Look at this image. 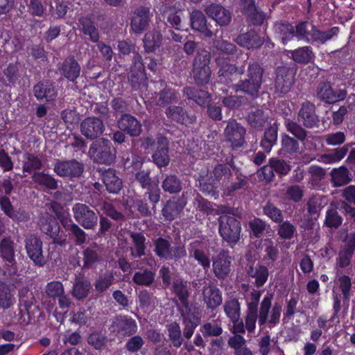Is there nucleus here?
Here are the masks:
<instances>
[{
	"label": "nucleus",
	"instance_id": "20",
	"mask_svg": "<svg viewBox=\"0 0 355 355\" xmlns=\"http://www.w3.org/2000/svg\"><path fill=\"white\" fill-rule=\"evenodd\" d=\"M206 14L213 19L218 25H227L232 19L230 12L222 6L211 3L205 8Z\"/></svg>",
	"mask_w": 355,
	"mask_h": 355
},
{
	"label": "nucleus",
	"instance_id": "8",
	"mask_svg": "<svg viewBox=\"0 0 355 355\" xmlns=\"http://www.w3.org/2000/svg\"><path fill=\"white\" fill-rule=\"evenodd\" d=\"M152 13L148 7L140 6L133 12L130 19V29L137 34L141 35L148 28Z\"/></svg>",
	"mask_w": 355,
	"mask_h": 355
},
{
	"label": "nucleus",
	"instance_id": "63",
	"mask_svg": "<svg viewBox=\"0 0 355 355\" xmlns=\"http://www.w3.org/2000/svg\"><path fill=\"white\" fill-rule=\"evenodd\" d=\"M327 204V199L324 196H316L308 202V211L311 214H318L320 210Z\"/></svg>",
	"mask_w": 355,
	"mask_h": 355
},
{
	"label": "nucleus",
	"instance_id": "51",
	"mask_svg": "<svg viewBox=\"0 0 355 355\" xmlns=\"http://www.w3.org/2000/svg\"><path fill=\"white\" fill-rule=\"evenodd\" d=\"M168 338L173 347L178 348L183 343V337L180 325L176 322H172L167 326Z\"/></svg>",
	"mask_w": 355,
	"mask_h": 355
},
{
	"label": "nucleus",
	"instance_id": "11",
	"mask_svg": "<svg viewBox=\"0 0 355 355\" xmlns=\"http://www.w3.org/2000/svg\"><path fill=\"white\" fill-rule=\"evenodd\" d=\"M294 83V73L285 67H278L275 82V92L281 94L288 92Z\"/></svg>",
	"mask_w": 355,
	"mask_h": 355
},
{
	"label": "nucleus",
	"instance_id": "58",
	"mask_svg": "<svg viewBox=\"0 0 355 355\" xmlns=\"http://www.w3.org/2000/svg\"><path fill=\"white\" fill-rule=\"evenodd\" d=\"M193 76L197 84L205 85L209 82L210 78V67H193Z\"/></svg>",
	"mask_w": 355,
	"mask_h": 355
},
{
	"label": "nucleus",
	"instance_id": "10",
	"mask_svg": "<svg viewBox=\"0 0 355 355\" xmlns=\"http://www.w3.org/2000/svg\"><path fill=\"white\" fill-rule=\"evenodd\" d=\"M232 257L228 251L221 250L212 259L213 272L218 278L225 279L231 271Z\"/></svg>",
	"mask_w": 355,
	"mask_h": 355
},
{
	"label": "nucleus",
	"instance_id": "41",
	"mask_svg": "<svg viewBox=\"0 0 355 355\" xmlns=\"http://www.w3.org/2000/svg\"><path fill=\"white\" fill-rule=\"evenodd\" d=\"M41 230L46 234L54 238L59 232L60 227L56 220L51 216H47L40 220Z\"/></svg>",
	"mask_w": 355,
	"mask_h": 355
},
{
	"label": "nucleus",
	"instance_id": "50",
	"mask_svg": "<svg viewBox=\"0 0 355 355\" xmlns=\"http://www.w3.org/2000/svg\"><path fill=\"white\" fill-rule=\"evenodd\" d=\"M107 337L101 331H94L87 338V343L96 350H103L106 348L108 343Z\"/></svg>",
	"mask_w": 355,
	"mask_h": 355
},
{
	"label": "nucleus",
	"instance_id": "33",
	"mask_svg": "<svg viewBox=\"0 0 355 355\" xmlns=\"http://www.w3.org/2000/svg\"><path fill=\"white\" fill-rule=\"evenodd\" d=\"M15 243L10 238H4L0 243V251L2 259L7 265L14 266L15 264Z\"/></svg>",
	"mask_w": 355,
	"mask_h": 355
},
{
	"label": "nucleus",
	"instance_id": "52",
	"mask_svg": "<svg viewBox=\"0 0 355 355\" xmlns=\"http://www.w3.org/2000/svg\"><path fill=\"white\" fill-rule=\"evenodd\" d=\"M14 303V297L9 286L4 282H0V308L6 309Z\"/></svg>",
	"mask_w": 355,
	"mask_h": 355
},
{
	"label": "nucleus",
	"instance_id": "45",
	"mask_svg": "<svg viewBox=\"0 0 355 355\" xmlns=\"http://www.w3.org/2000/svg\"><path fill=\"white\" fill-rule=\"evenodd\" d=\"M293 60L298 63H308L313 57V53L310 46H303L290 51Z\"/></svg>",
	"mask_w": 355,
	"mask_h": 355
},
{
	"label": "nucleus",
	"instance_id": "57",
	"mask_svg": "<svg viewBox=\"0 0 355 355\" xmlns=\"http://www.w3.org/2000/svg\"><path fill=\"white\" fill-rule=\"evenodd\" d=\"M154 245L156 255L167 259L171 247L170 243L163 238H158L155 241Z\"/></svg>",
	"mask_w": 355,
	"mask_h": 355
},
{
	"label": "nucleus",
	"instance_id": "22",
	"mask_svg": "<svg viewBox=\"0 0 355 355\" xmlns=\"http://www.w3.org/2000/svg\"><path fill=\"white\" fill-rule=\"evenodd\" d=\"M168 141L164 137H159L156 144V150L153 155L155 163L159 167H163L169 163Z\"/></svg>",
	"mask_w": 355,
	"mask_h": 355
},
{
	"label": "nucleus",
	"instance_id": "15",
	"mask_svg": "<svg viewBox=\"0 0 355 355\" xmlns=\"http://www.w3.org/2000/svg\"><path fill=\"white\" fill-rule=\"evenodd\" d=\"M54 172L61 177H76L83 171V166L76 160L58 162L53 168Z\"/></svg>",
	"mask_w": 355,
	"mask_h": 355
},
{
	"label": "nucleus",
	"instance_id": "26",
	"mask_svg": "<svg viewBox=\"0 0 355 355\" xmlns=\"http://www.w3.org/2000/svg\"><path fill=\"white\" fill-rule=\"evenodd\" d=\"M320 98L328 103H334L343 100L346 96V92L343 89L333 90L329 84L321 85L318 93Z\"/></svg>",
	"mask_w": 355,
	"mask_h": 355
},
{
	"label": "nucleus",
	"instance_id": "6",
	"mask_svg": "<svg viewBox=\"0 0 355 355\" xmlns=\"http://www.w3.org/2000/svg\"><path fill=\"white\" fill-rule=\"evenodd\" d=\"M188 250L189 257L193 258L204 270H207L210 268V253L205 242L194 240L189 243Z\"/></svg>",
	"mask_w": 355,
	"mask_h": 355
},
{
	"label": "nucleus",
	"instance_id": "4",
	"mask_svg": "<svg viewBox=\"0 0 355 355\" xmlns=\"http://www.w3.org/2000/svg\"><path fill=\"white\" fill-rule=\"evenodd\" d=\"M241 227L234 217L223 215L219 218V233L229 243H236L240 238Z\"/></svg>",
	"mask_w": 355,
	"mask_h": 355
},
{
	"label": "nucleus",
	"instance_id": "17",
	"mask_svg": "<svg viewBox=\"0 0 355 355\" xmlns=\"http://www.w3.org/2000/svg\"><path fill=\"white\" fill-rule=\"evenodd\" d=\"M355 250V233L347 235L345 244L342 247L337 259V264L340 268L349 265L354 252Z\"/></svg>",
	"mask_w": 355,
	"mask_h": 355
},
{
	"label": "nucleus",
	"instance_id": "40",
	"mask_svg": "<svg viewBox=\"0 0 355 355\" xmlns=\"http://www.w3.org/2000/svg\"><path fill=\"white\" fill-rule=\"evenodd\" d=\"M42 162L41 159L31 153H25L23 155L22 171L28 173L34 171L40 170L42 167Z\"/></svg>",
	"mask_w": 355,
	"mask_h": 355
},
{
	"label": "nucleus",
	"instance_id": "54",
	"mask_svg": "<svg viewBox=\"0 0 355 355\" xmlns=\"http://www.w3.org/2000/svg\"><path fill=\"white\" fill-rule=\"evenodd\" d=\"M162 188L166 192L176 193L181 191L182 183L175 175H171L166 176L162 182Z\"/></svg>",
	"mask_w": 355,
	"mask_h": 355
},
{
	"label": "nucleus",
	"instance_id": "44",
	"mask_svg": "<svg viewBox=\"0 0 355 355\" xmlns=\"http://www.w3.org/2000/svg\"><path fill=\"white\" fill-rule=\"evenodd\" d=\"M184 94L189 98L193 100L197 104L200 105H205L207 99L209 98V94L207 92L204 90H197L192 87H185L183 90Z\"/></svg>",
	"mask_w": 355,
	"mask_h": 355
},
{
	"label": "nucleus",
	"instance_id": "46",
	"mask_svg": "<svg viewBox=\"0 0 355 355\" xmlns=\"http://www.w3.org/2000/svg\"><path fill=\"white\" fill-rule=\"evenodd\" d=\"M155 277V272L146 269L135 272L132 281L137 285L148 286L153 283Z\"/></svg>",
	"mask_w": 355,
	"mask_h": 355
},
{
	"label": "nucleus",
	"instance_id": "21",
	"mask_svg": "<svg viewBox=\"0 0 355 355\" xmlns=\"http://www.w3.org/2000/svg\"><path fill=\"white\" fill-rule=\"evenodd\" d=\"M118 126L131 137H137L141 132L140 122L130 114H123L118 121Z\"/></svg>",
	"mask_w": 355,
	"mask_h": 355
},
{
	"label": "nucleus",
	"instance_id": "34",
	"mask_svg": "<svg viewBox=\"0 0 355 355\" xmlns=\"http://www.w3.org/2000/svg\"><path fill=\"white\" fill-rule=\"evenodd\" d=\"M338 32L339 28L336 26L326 31H321L314 25L313 26H311L309 42L324 44L327 40H329L333 37L337 35Z\"/></svg>",
	"mask_w": 355,
	"mask_h": 355
},
{
	"label": "nucleus",
	"instance_id": "29",
	"mask_svg": "<svg viewBox=\"0 0 355 355\" xmlns=\"http://www.w3.org/2000/svg\"><path fill=\"white\" fill-rule=\"evenodd\" d=\"M236 42L242 47L253 49L260 47L263 44V40L254 32H248L239 35Z\"/></svg>",
	"mask_w": 355,
	"mask_h": 355
},
{
	"label": "nucleus",
	"instance_id": "24",
	"mask_svg": "<svg viewBox=\"0 0 355 355\" xmlns=\"http://www.w3.org/2000/svg\"><path fill=\"white\" fill-rule=\"evenodd\" d=\"M101 176L103 184L109 193H118L121 190L123 182L116 175L114 169L108 168L102 173Z\"/></svg>",
	"mask_w": 355,
	"mask_h": 355
},
{
	"label": "nucleus",
	"instance_id": "60",
	"mask_svg": "<svg viewBox=\"0 0 355 355\" xmlns=\"http://www.w3.org/2000/svg\"><path fill=\"white\" fill-rule=\"evenodd\" d=\"M297 230L295 225L286 220L279 225L278 235L284 239H291L296 234Z\"/></svg>",
	"mask_w": 355,
	"mask_h": 355
},
{
	"label": "nucleus",
	"instance_id": "32",
	"mask_svg": "<svg viewBox=\"0 0 355 355\" xmlns=\"http://www.w3.org/2000/svg\"><path fill=\"white\" fill-rule=\"evenodd\" d=\"M78 26L83 33L89 36L92 42H98L99 40V33L94 21L89 17H81L78 19Z\"/></svg>",
	"mask_w": 355,
	"mask_h": 355
},
{
	"label": "nucleus",
	"instance_id": "2",
	"mask_svg": "<svg viewBox=\"0 0 355 355\" xmlns=\"http://www.w3.org/2000/svg\"><path fill=\"white\" fill-rule=\"evenodd\" d=\"M263 70L257 63H250L248 68V78L233 85L236 92H243L252 96L258 94L262 82Z\"/></svg>",
	"mask_w": 355,
	"mask_h": 355
},
{
	"label": "nucleus",
	"instance_id": "13",
	"mask_svg": "<svg viewBox=\"0 0 355 355\" xmlns=\"http://www.w3.org/2000/svg\"><path fill=\"white\" fill-rule=\"evenodd\" d=\"M245 128L235 120H230L225 129L227 140L233 148L241 147L244 142Z\"/></svg>",
	"mask_w": 355,
	"mask_h": 355
},
{
	"label": "nucleus",
	"instance_id": "23",
	"mask_svg": "<svg viewBox=\"0 0 355 355\" xmlns=\"http://www.w3.org/2000/svg\"><path fill=\"white\" fill-rule=\"evenodd\" d=\"M190 22L193 30L198 31L205 37H212V31L207 26L206 18L201 11L193 10L190 14Z\"/></svg>",
	"mask_w": 355,
	"mask_h": 355
},
{
	"label": "nucleus",
	"instance_id": "36",
	"mask_svg": "<svg viewBox=\"0 0 355 355\" xmlns=\"http://www.w3.org/2000/svg\"><path fill=\"white\" fill-rule=\"evenodd\" d=\"M33 182L38 186L50 190L58 187L57 180L51 175L44 172H35L32 175Z\"/></svg>",
	"mask_w": 355,
	"mask_h": 355
},
{
	"label": "nucleus",
	"instance_id": "49",
	"mask_svg": "<svg viewBox=\"0 0 355 355\" xmlns=\"http://www.w3.org/2000/svg\"><path fill=\"white\" fill-rule=\"evenodd\" d=\"M144 67L142 62L141 56L139 53H135L133 58V63L130 68L129 78L134 82V78L137 80L142 79L144 76Z\"/></svg>",
	"mask_w": 355,
	"mask_h": 355
},
{
	"label": "nucleus",
	"instance_id": "12",
	"mask_svg": "<svg viewBox=\"0 0 355 355\" xmlns=\"http://www.w3.org/2000/svg\"><path fill=\"white\" fill-rule=\"evenodd\" d=\"M104 128L103 121L98 117H87L80 123L82 135L89 139H94L100 137Z\"/></svg>",
	"mask_w": 355,
	"mask_h": 355
},
{
	"label": "nucleus",
	"instance_id": "18",
	"mask_svg": "<svg viewBox=\"0 0 355 355\" xmlns=\"http://www.w3.org/2000/svg\"><path fill=\"white\" fill-rule=\"evenodd\" d=\"M297 120L306 128H313L319 122L315 114V105L309 101L302 103L298 112Z\"/></svg>",
	"mask_w": 355,
	"mask_h": 355
},
{
	"label": "nucleus",
	"instance_id": "61",
	"mask_svg": "<svg viewBox=\"0 0 355 355\" xmlns=\"http://www.w3.org/2000/svg\"><path fill=\"white\" fill-rule=\"evenodd\" d=\"M268 116L264 114L261 110H257L249 114L248 122L254 128H261L265 124Z\"/></svg>",
	"mask_w": 355,
	"mask_h": 355
},
{
	"label": "nucleus",
	"instance_id": "38",
	"mask_svg": "<svg viewBox=\"0 0 355 355\" xmlns=\"http://www.w3.org/2000/svg\"><path fill=\"white\" fill-rule=\"evenodd\" d=\"M247 272L254 279L257 287L262 286L268 280L269 275L268 268L262 265H257L255 267L249 266Z\"/></svg>",
	"mask_w": 355,
	"mask_h": 355
},
{
	"label": "nucleus",
	"instance_id": "59",
	"mask_svg": "<svg viewBox=\"0 0 355 355\" xmlns=\"http://www.w3.org/2000/svg\"><path fill=\"white\" fill-rule=\"evenodd\" d=\"M343 218L336 209H329L326 212L324 224L331 228H338L342 223Z\"/></svg>",
	"mask_w": 355,
	"mask_h": 355
},
{
	"label": "nucleus",
	"instance_id": "53",
	"mask_svg": "<svg viewBox=\"0 0 355 355\" xmlns=\"http://www.w3.org/2000/svg\"><path fill=\"white\" fill-rule=\"evenodd\" d=\"M224 311L227 316L232 320L235 321L240 317V304L236 299H232L227 301L224 306Z\"/></svg>",
	"mask_w": 355,
	"mask_h": 355
},
{
	"label": "nucleus",
	"instance_id": "62",
	"mask_svg": "<svg viewBox=\"0 0 355 355\" xmlns=\"http://www.w3.org/2000/svg\"><path fill=\"white\" fill-rule=\"evenodd\" d=\"M114 282V275L111 272H106L101 275L95 283V288L98 292H103L107 290Z\"/></svg>",
	"mask_w": 355,
	"mask_h": 355
},
{
	"label": "nucleus",
	"instance_id": "14",
	"mask_svg": "<svg viewBox=\"0 0 355 355\" xmlns=\"http://www.w3.org/2000/svg\"><path fill=\"white\" fill-rule=\"evenodd\" d=\"M137 331V324L135 320L125 315L117 316L111 326V331L122 336H130Z\"/></svg>",
	"mask_w": 355,
	"mask_h": 355
},
{
	"label": "nucleus",
	"instance_id": "27",
	"mask_svg": "<svg viewBox=\"0 0 355 355\" xmlns=\"http://www.w3.org/2000/svg\"><path fill=\"white\" fill-rule=\"evenodd\" d=\"M60 70L67 79L73 82L80 73V66L73 57H68L63 62Z\"/></svg>",
	"mask_w": 355,
	"mask_h": 355
},
{
	"label": "nucleus",
	"instance_id": "39",
	"mask_svg": "<svg viewBox=\"0 0 355 355\" xmlns=\"http://www.w3.org/2000/svg\"><path fill=\"white\" fill-rule=\"evenodd\" d=\"M162 36L159 31L154 29L146 33L144 46L146 52H153L162 44Z\"/></svg>",
	"mask_w": 355,
	"mask_h": 355
},
{
	"label": "nucleus",
	"instance_id": "56",
	"mask_svg": "<svg viewBox=\"0 0 355 355\" xmlns=\"http://www.w3.org/2000/svg\"><path fill=\"white\" fill-rule=\"evenodd\" d=\"M314 24L308 21H301L298 23L294 29V37H296L298 40H305L309 42L311 36V26Z\"/></svg>",
	"mask_w": 355,
	"mask_h": 355
},
{
	"label": "nucleus",
	"instance_id": "55",
	"mask_svg": "<svg viewBox=\"0 0 355 355\" xmlns=\"http://www.w3.org/2000/svg\"><path fill=\"white\" fill-rule=\"evenodd\" d=\"M277 138V129L275 127L268 128L264 134L261 146L266 152H270Z\"/></svg>",
	"mask_w": 355,
	"mask_h": 355
},
{
	"label": "nucleus",
	"instance_id": "47",
	"mask_svg": "<svg viewBox=\"0 0 355 355\" xmlns=\"http://www.w3.org/2000/svg\"><path fill=\"white\" fill-rule=\"evenodd\" d=\"M331 180L335 187H341L350 181L349 171L347 168L341 166L331 171Z\"/></svg>",
	"mask_w": 355,
	"mask_h": 355
},
{
	"label": "nucleus",
	"instance_id": "35",
	"mask_svg": "<svg viewBox=\"0 0 355 355\" xmlns=\"http://www.w3.org/2000/svg\"><path fill=\"white\" fill-rule=\"evenodd\" d=\"M166 114L171 119L185 125L192 123L195 120L193 116H189L181 107L178 106L168 107Z\"/></svg>",
	"mask_w": 355,
	"mask_h": 355
},
{
	"label": "nucleus",
	"instance_id": "42",
	"mask_svg": "<svg viewBox=\"0 0 355 355\" xmlns=\"http://www.w3.org/2000/svg\"><path fill=\"white\" fill-rule=\"evenodd\" d=\"M183 206L178 200L171 199L164 206L162 210V215L166 220H172L178 216Z\"/></svg>",
	"mask_w": 355,
	"mask_h": 355
},
{
	"label": "nucleus",
	"instance_id": "5",
	"mask_svg": "<svg viewBox=\"0 0 355 355\" xmlns=\"http://www.w3.org/2000/svg\"><path fill=\"white\" fill-rule=\"evenodd\" d=\"M76 220L85 229H94L97 225L98 216L87 205L76 203L72 208Z\"/></svg>",
	"mask_w": 355,
	"mask_h": 355
},
{
	"label": "nucleus",
	"instance_id": "43",
	"mask_svg": "<svg viewBox=\"0 0 355 355\" xmlns=\"http://www.w3.org/2000/svg\"><path fill=\"white\" fill-rule=\"evenodd\" d=\"M348 152L347 146L336 148L329 153L320 156L319 161L324 164L336 163L343 159Z\"/></svg>",
	"mask_w": 355,
	"mask_h": 355
},
{
	"label": "nucleus",
	"instance_id": "19",
	"mask_svg": "<svg viewBox=\"0 0 355 355\" xmlns=\"http://www.w3.org/2000/svg\"><path fill=\"white\" fill-rule=\"evenodd\" d=\"M212 175L213 176L209 184H207L205 183L203 184L202 182V180L200 181V189L202 192L210 193L211 191H212L211 184H215L216 182L225 180L226 178H230L232 175V171L227 165L220 164L214 167Z\"/></svg>",
	"mask_w": 355,
	"mask_h": 355
},
{
	"label": "nucleus",
	"instance_id": "64",
	"mask_svg": "<svg viewBox=\"0 0 355 355\" xmlns=\"http://www.w3.org/2000/svg\"><path fill=\"white\" fill-rule=\"evenodd\" d=\"M45 292L49 297L55 298L64 293V287L59 281H53L47 284Z\"/></svg>",
	"mask_w": 355,
	"mask_h": 355
},
{
	"label": "nucleus",
	"instance_id": "1",
	"mask_svg": "<svg viewBox=\"0 0 355 355\" xmlns=\"http://www.w3.org/2000/svg\"><path fill=\"white\" fill-rule=\"evenodd\" d=\"M273 295L268 293L260 304L259 310V325L260 327L267 324L270 329L277 325L279 322L282 311V305L275 302L272 305Z\"/></svg>",
	"mask_w": 355,
	"mask_h": 355
},
{
	"label": "nucleus",
	"instance_id": "9",
	"mask_svg": "<svg viewBox=\"0 0 355 355\" xmlns=\"http://www.w3.org/2000/svg\"><path fill=\"white\" fill-rule=\"evenodd\" d=\"M216 61L219 66L218 71L219 81L222 83L229 84L237 80L245 71V67L243 66L236 67L225 61L221 62L218 59Z\"/></svg>",
	"mask_w": 355,
	"mask_h": 355
},
{
	"label": "nucleus",
	"instance_id": "7",
	"mask_svg": "<svg viewBox=\"0 0 355 355\" xmlns=\"http://www.w3.org/2000/svg\"><path fill=\"white\" fill-rule=\"evenodd\" d=\"M25 249L28 257L35 266L42 267L46 263L42 251V241L35 235H29L25 239Z\"/></svg>",
	"mask_w": 355,
	"mask_h": 355
},
{
	"label": "nucleus",
	"instance_id": "48",
	"mask_svg": "<svg viewBox=\"0 0 355 355\" xmlns=\"http://www.w3.org/2000/svg\"><path fill=\"white\" fill-rule=\"evenodd\" d=\"M274 28L275 33L279 35L283 44H286L294 37V28L288 23H276Z\"/></svg>",
	"mask_w": 355,
	"mask_h": 355
},
{
	"label": "nucleus",
	"instance_id": "31",
	"mask_svg": "<svg viewBox=\"0 0 355 355\" xmlns=\"http://www.w3.org/2000/svg\"><path fill=\"white\" fill-rule=\"evenodd\" d=\"M90 289V282L83 276H78L75 279L71 294L78 300H83L88 296Z\"/></svg>",
	"mask_w": 355,
	"mask_h": 355
},
{
	"label": "nucleus",
	"instance_id": "16",
	"mask_svg": "<svg viewBox=\"0 0 355 355\" xmlns=\"http://www.w3.org/2000/svg\"><path fill=\"white\" fill-rule=\"evenodd\" d=\"M202 300L207 309H214L221 305L222 293L214 284H208L202 289Z\"/></svg>",
	"mask_w": 355,
	"mask_h": 355
},
{
	"label": "nucleus",
	"instance_id": "30",
	"mask_svg": "<svg viewBox=\"0 0 355 355\" xmlns=\"http://www.w3.org/2000/svg\"><path fill=\"white\" fill-rule=\"evenodd\" d=\"M132 244L130 246L131 256L134 258H140L145 254L146 249V237L140 232H130Z\"/></svg>",
	"mask_w": 355,
	"mask_h": 355
},
{
	"label": "nucleus",
	"instance_id": "3",
	"mask_svg": "<svg viewBox=\"0 0 355 355\" xmlns=\"http://www.w3.org/2000/svg\"><path fill=\"white\" fill-rule=\"evenodd\" d=\"M89 155L98 163L111 164L116 158V150L110 141L101 139L92 143Z\"/></svg>",
	"mask_w": 355,
	"mask_h": 355
},
{
	"label": "nucleus",
	"instance_id": "25",
	"mask_svg": "<svg viewBox=\"0 0 355 355\" xmlns=\"http://www.w3.org/2000/svg\"><path fill=\"white\" fill-rule=\"evenodd\" d=\"M182 318L184 336L189 339L192 337L195 329L200 324V318L191 309H187L186 313L182 314Z\"/></svg>",
	"mask_w": 355,
	"mask_h": 355
},
{
	"label": "nucleus",
	"instance_id": "28",
	"mask_svg": "<svg viewBox=\"0 0 355 355\" xmlns=\"http://www.w3.org/2000/svg\"><path fill=\"white\" fill-rule=\"evenodd\" d=\"M34 93L37 100L45 99L46 101H54L58 95L55 87L49 83H40L35 85Z\"/></svg>",
	"mask_w": 355,
	"mask_h": 355
},
{
	"label": "nucleus",
	"instance_id": "37",
	"mask_svg": "<svg viewBox=\"0 0 355 355\" xmlns=\"http://www.w3.org/2000/svg\"><path fill=\"white\" fill-rule=\"evenodd\" d=\"M101 261L99 250L96 245L89 246L83 251V268L88 269Z\"/></svg>",
	"mask_w": 355,
	"mask_h": 355
}]
</instances>
